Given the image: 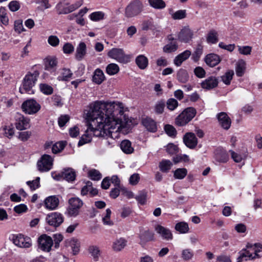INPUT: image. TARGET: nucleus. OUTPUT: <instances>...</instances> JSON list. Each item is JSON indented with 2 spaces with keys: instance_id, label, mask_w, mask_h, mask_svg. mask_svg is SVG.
Masks as SVG:
<instances>
[{
  "instance_id": "f257e3e1",
  "label": "nucleus",
  "mask_w": 262,
  "mask_h": 262,
  "mask_svg": "<svg viewBox=\"0 0 262 262\" xmlns=\"http://www.w3.org/2000/svg\"><path fill=\"white\" fill-rule=\"evenodd\" d=\"M123 113L122 103L95 102L91 104L87 117L94 125L95 121L97 124L94 127L92 123H89L86 133L91 132L98 137L113 138L112 134L117 133L121 127H128L130 125L131 120Z\"/></svg>"
},
{
  "instance_id": "f03ea898",
  "label": "nucleus",
  "mask_w": 262,
  "mask_h": 262,
  "mask_svg": "<svg viewBox=\"0 0 262 262\" xmlns=\"http://www.w3.org/2000/svg\"><path fill=\"white\" fill-rule=\"evenodd\" d=\"M39 74L37 71L28 72L24 78L22 86L19 88V92L21 94L24 93H33L32 88L34 86Z\"/></svg>"
},
{
  "instance_id": "7ed1b4c3",
  "label": "nucleus",
  "mask_w": 262,
  "mask_h": 262,
  "mask_svg": "<svg viewBox=\"0 0 262 262\" xmlns=\"http://www.w3.org/2000/svg\"><path fill=\"white\" fill-rule=\"evenodd\" d=\"M196 111L192 107L185 108L175 120V124L179 126H183L189 122L195 116Z\"/></svg>"
},
{
  "instance_id": "20e7f679",
  "label": "nucleus",
  "mask_w": 262,
  "mask_h": 262,
  "mask_svg": "<svg viewBox=\"0 0 262 262\" xmlns=\"http://www.w3.org/2000/svg\"><path fill=\"white\" fill-rule=\"evenodd\" d=\"M143 4L140 0L132 1L125 8V16L131 18L139 15L143 10Z\"/></svg>"
},
{
  "instance_id": "39448f33",
  "label": "nucleus",
  "mask_w": 262,
  "mask_h": 262,
  "mask_svg": "<svg viewBox=\"0 0 262 262\" xmlns=\"http://www.w3.org/2000/svg\"><path fill=\"white\" fill-rule=\"evenodd\" d=\"M69 206L67 209V214L70 216L75 217L80 213V208L83 205L81 200L78 198H72L69 200Z\"/></svg>"
},
{
  "instance_id": "423d86ee",
  "label": "nucleus",
  "mask_w": 262,
  "mask_h": 262,
  "mask_svg": "<svg viewBox=\"0 0 262 262\" xmlns=\"http://www.w3.org/2000/svg\"><path fill=\"white\" fill-rule=\"evenodd\" d=\"M107 55L110 57L121 63H126L129 60L128 57L121 49L113 48L108 52Z\"/></svg>"
},
{
  "instance_id": "0eeeda50",
  "label": "nucleus",
  "mask_w": 262,
  "mask_h": 262,
  "mask_svg": "<svg viewBox=\"0 0 262 262\" xmlns=\"http://www.w3.org/2000/svg\"><path fill=\"white\" fill-rule=\"evenodd\" d=\"M21 108L27 114H33L40 110V105L35 100L29 99L22 104Z\"/></svg>"
},
{
  "instance_id": "6e6552de",
  "label": "nucleus",
  "mask_w": 262,
  "mask_h": 262,
  "mask_svg": "<svg viewBox=\"0 0 262 262\" xmlns=\"http://www.w3.org/2000/svg\"><path fill=\"white\" fill-rule=\"evenodd\" d=\"M37 165L39 171L41 172L48 171L52 168L53 159L50 156L44 155L38 161Z\"/></svg>"
},
{
  "instance_id": "1a4fd4ad",
  "label": "nucleus",
  "mask_w": 262,
  "mask_h": 262,
  "mask_svg": "<svg viewBox=\"0 0 262 262\" xmlns=\"http://www.w3.org/2000/svg\"><path fill=\"white\" fill-rule=\"evenodd\" d=\"M63 220L62 215L57 212L49 214L46 217L48 224L54 227L59 226L63 223Z\"/></svg>"
},
{
  "instance_id": "9d476101",
  "label": "nucleus",
  "mask_w": 262,
  "mask_h": 262,
  "mask_svg": "<svg viewBox=\"0 0 262 262\" xmlns=\"http://www.w3.org/2000/svg\"><path fill=\"white\" fill-rule=\"evenodd\" d=\"M39 247L40 249L46 252H49L53 245V239L46 234H42L38 238Z\"/></svg>"
},
{
  "instance_id": "9b49d317",
  "label": "nucleus",
  "mask_w": 262,
  "mask_h": 262,
  "mask_svg": "<svg viewBox=\"0 0 262 262\" xmlns=\"http://www.w3.org/2000/svg\"><path fill=\"white\" fill-rule=\"evenodd\" d=\"M12 241L16 246L20 248H28L32 245L30 238L24 237L21 234L13 235Z\"/></svg>"
},
{
  "instance_id": "f8f14e48",
  "label": "nucleus",
  "mask_w": 262,
  "mask_h": 262,
  "mask_svg": "<svg viewBox=\"0 0 262 262\" xmlns=\"http://www.w3.org/2000/svg\"><path fill=\"white\" fill-rule=\"evenodd\" d=\"M15 125L17 129H26L30 127L29 119L25 118L21 114H17L15 117Z\"/></svg>"
},
{
  "instance_id": "ddd939ff",
  "label": "nucleus",
  "mask_w": 262,
  "mask_h": 262,
  "mask_svg": "<svg viewBox=\"0 0 262 262\" xmlns=\"http://www.w3.org/2000/svg\"><path fill=\"white\" fill-rule=\"evenodd\" d=\"M139 237L140 244L143 247L147 242L154 239V233L149 230H143L140 232Z\"/></svg>"
},
{
  "instance_id": "4468645a",
  "label": "nucleus",
  "mask_w": 262,
  "mask_h": 262,
  "mask_svg": "<svg viewBox=\"0 0 262 262\" xmlns=\"http://www.w3.org/2000/svg\"><path fill=\"white\" fill-rule=\"evenodd\" d=\"M183 141L186 146L193 149L197 145L198 140L195 135L192 133H187L183 137Z\"/></svg>"
},
{
  "instance_id": "2eb2a0df",
  "label": "nucleus",
  "mask_w": 262,
  "mask_h": 262,
  "mask_svg": "<svg viewBox=\"0 0 262 262\" xmlns=\"http://www.w3.org/2000/svg\"><path fill=\"white\" fill-rule=\"evenodd\" d=\"M217 118L220 125L225 129H228L231 123L230 117L225 112H221L217 114Z\"/></svg>"
},
{
  "instance_id": "dca6fc26",
  "label": "nucleus",
  "mask_w": 262,
  "mask_h": 262,
  "mask_svg": "<svg viewBox=\"0 0 262 262\" xmlns=\"http://www.w3.org/2000/svg\"><path fill=\"white\" fill-rule=\"evenodd\" d=\"M218 79L213 76H210L206 79L201 83V86L204 89L211 90L218 85Z\"/></svg>"
},
{
  "instance_id": "f3484780",
  "label": "nucleus",
  "mask_w": 262,
  "mask_h": 262,
  "mask_svg": "<svg viewBox=\"0 0 262 262\" xmlns=\"http://www.w3.org/2000/svg\"><path fill=\"white\" fill-rule=\"evenodd\" d=\"M193 33L188 27H184L180 32L178 38L181 41L187 42L192 37Z\"/></svg>"
},
{
  "instance_id": "a211bd4d",
  "label": "nucleus",
  "mask_w": 262,
  "mask_h": 262,
  "mask_svg": "<svg viewBox=\"0 0 262 262\" xmlns=\"http://www.w3.org/2000/svg\"><path fill=\"white\" fill-rule=\"evenodd\" d=\"M65 246L70 247L74 255L77 254L79 252L80 243L78 239L71 238L65 241Z\"/></svg>"
},
{
  "instance_id": "6ab92c4d",
  "label": "nucleus",
  "mask_w": 262,
  "mask_h": 262,
  "mask_svg": "<svg viewBox=\"0 0 262 262\" xmlns=\"http://www.w3.org/2000/svg\"><path fill=\"white\" fill-rule=\"evenodd\" d=\"M143 126L147 130L152 133H155L157 130L156 122L150 118L143 119L142 121Z\"/></svg>"
},
{
  "instance_id": "aec40b11",
  "label": "nucleus",
  "mask_w": 262,
  "mask_h": 262,
  "mask_svg": "<svg viewBox=\"0 0 262 262\" xmlns=\"http://www.w3.org/2000/svg\"><path fill=\"white\" fill-rule=\"evenodd\" d=\"M155 230L164 239L169 240L171 239L172 238V234L171 231L168 229L165 228L161 225H157L155 227Z\"/></svg>"
},
{
  "instance_id": "412c9836",
  "label": "nucleus",
  "mask_w": 262,
  "mask_h": 262,
  "mask_svg": "<svg viewBox=\"0 0 262 262\" xmlns=\"http://www.w3.org/2000/svg\"><path fill=\"white\" fill-rule=\"evenodd\" d=\"M215 158L219 162L225 163L229 160L227 152L224 149L219 148L215 150Z\"/></svg>"
},
{
  "instance_id": "4be33fe9",
  "label": "nucleus",
  "mask_w": 262,
  "mask_h": 262,
  "mask_svg": "<svg viewBox=\"0 0 262 262\" xmlns=\"http://www.w3.org/2000/svg\"><path fill=\"white\" fill-rule=\"evenodd\" d=\"M127 245V240L123 237L117 238L113 243L112 248L114 251L119 252L123 249Z\"/></svg>"
},
{
  "instance_id": "5701e85b",
  "label": "nucleus",
  "mask_w": 262,
  "mask_h": 262,
  "mask_svg": "<svg viewBox=\"0 0 262 262\" xmlns=\"http://www.w3.org/2000/svg\"><path fill=\"white\" fill-rule=\"evenodd\" d=\"M220 61V56L215 54H208L205 57L206 64L211 67L216 66Z\"/></svg>"
},
{
  "instance_id": "b1692460",
  "label": "nucleus",
  "mask_w": 262,
  "mask_h": 262,
  "mask_svg": "<svg viewBox=\"0 0 262 262\" xmlns=\"http://www.w3.org/2000/svg\"><path fill=\"white\" fill-rule=\"evenodd\" d=\"M45 204L47 208L53 210L58 206L59 200L55 196H51L45 200Z\"/></svg>"
},
{
  "instance_id": "393cba45",
  "label": "nucleus",
  "mask_w": 262,
  "mask_h": 262,
  "mask_svg": "<svg viewBox=\"0 0 262 262\" xmlns=\"http://www.w3.org/2000/svg\"><path fill=\"white\" fill-rule=\"evenodd\" d=\"M86 47L83 42H81L76 48L75 58L77 60H81L86 54Z\"/></svg>"
},
{
  "instance_id": "a878e982",
  "label": "nucleus",
  "mask_w": 262,
  "mask_h": 262,
  "mask_svg": "<svg viewBox=\"0 0 262 262\" xmlns=\"http://www.w3.org/2000/svg\"><path fill=\"white\" fill-rule=\"evenodd\" d=\"M191 52L189 50L185 51L175 57L174 59V63L177 67L180 66L184 61L189 58Z\"/></svg>"
},
{
  "instance_id": "bb28decb",
  "label": "nucleus",
  "mask_w": 262,
  "mask_h": 262,
  "mask_svg": "<svg viewBox=\"0 0 262 262\" xmlns=\"http://www.w3.org/2000/svg\"><path fill=\"white\" fill-rule=\"evenodd\" d=\"M239 255L237 258L236 262H242L243 260H247L248 259H254L255 256H253L252 254L249 250L243 249L239 252Z\"/></svg>"
},
{
  "instance_id": "cd10ccee",
  "label": "nucleus",
  "mask_w": 262,
  "mask_h": 262,
  "mask_svg": "<svg viewBox=\"0 0 262 262\" xmlns=\"http://www.w3.org/2000/svg\"><path fill=\"white\" fill-rule=\"evenodd\" d=\"M105 79L103 71L100 69H97L94 73L93 76V81L96 84H101Z\"/></svg>"
},
{
  "instance_id": "c85d7f7f",
  "label": "nucleus",
  "mask_w": 262,
  "mask_h": 262,
  "mask_svg": "<svg viewBox=\"0 0 262 262\" xmlns=\"http://www.w3.org/2000/svg\"><path fill=\"white\" fill-rule=\"evenodd\" d=\"M120 148L124 153L127 154H131L134 151L131 142L127 140H124L121 142Z\"/></svg>"
},
{
  "instance_id": "c756f323",
  "label": "nucleus",
  "mask_w": 262,
  "mask_h": 262,
  "mask_svg": "<svg viewBox=\"0 0 262 262\" xmlns=\"http://www.w3.org/2000/svg\"><path fill=\"white\" fill-rule=\"evenodd\" d=\"M62 174L63 179L68 181H73L76 177V174L74 170L70 168L65 169L62 172Z\"/></svg>"
},
{
  "instance_id": "7c9ffc66",
  "label": "nucleus",
  "mask_w": 262,
  "mask_h": 262,
  "mask_svg": "<svg viewBox=\"0 0 262 262\" xmlns=\"http://www.w3.org/2000/svg\"><path fill=\"white\" fill-rule=\"evenodd\" d=\"M172 166V162L168 160H162L159 165L160 170L163 172L167 173Z\"/></svg>"
},
{
  "instance_id": "2f4dec72",
  "label": "nucleus",
  "mask_w": 262,
  "mask_h": 262,
  "mask_svg": "<svg viewBox=\"0 0 262 262\" xmlns=\"http://www.w3.org/2000/svg\"><path fill=\"white\" fill-rule=\"evenodd\" d=\"M206 40L209 43L213 44L216 43L219 40L217 31L214 29L210 30L207 34Z\"/></svg>"
},
{
  "instance_id": "473e14b6",
  "label": "nucleus",
  "mask_w": 262,
  "mask_h": 262,
  "mask_svg": "<svg viewBox=\"0 0 262 262\" xmlns=\"http://www.w3.org/2000/svg\"><path fill=\"white\" fill-rule=\"evenodd\" d=\"M148 59L144 55L138 56L136 59V62L141 69H145L148 66Z\"/></svg>"
},
{
  "instance_id": "72a5a7b5",
  "label": "nucleus",
  "mask_w": 262,
  "mask_h": 262,
  "mask_svg": "<svg viewBox=\"0 0 262 262\" xmlns=\"http://www.w3.org/2000/svg\"><path fill=\"white\" fill-rule=\"evenodd\" d=\"M149 5L156 9H163L166 7V4L163 0H148Z\"/></svg>"
},
{
  "instance_id": "f704fd0d",
  "label": "nucleus",
  "mask_w": 262,
  "mask_h": 262,
  "mask_svg": "<svg viewBox=\"0 0 262 262\" xmlns=\"http://www.w3.org/2000/svg\"><path fill=\"white\" fill-rule=\"evenodd\" d=\"M177 76V79L182 83H186L189 79V75L187 71L182 69L179 70Z\"/></svg>"
},
{
  "instance_id": "c9c22d12",
  "label": "nucleus",
  "mask_w": 262,
  "mask_h": 262,
  "mask_svg": "<svg viewBox=\"0 0 262 262\" xmlns=\"http://www.w3.org/2000/svg\"><path fill=\"white\" fill-rule=\"evenodd\" d=\"M82 4L81 1L76 2L75 4L70 5L68 7H64L60 13L68 14L74 11L78 8Z\"/></svg>"
},
{
  "instance_id": "e433bc0d",
  "label": "nucleus",
  "mask_w": 262,
  "mask_h": 262,
  "mask_svg": "<svg viewBox=\"0 0 262 262\" xmlns=\"http://www.w3.org/2000/svg\"><path fill=\"white\" fill-rule=\"evenodd\" d=\"M73 75L72 72L69 69L64 68L62 70L61 75L58 77L59 80L67 81Z\"/></svg>"
},
{
  "instance_id": "4c0bfd02",
  "label": "nucleus",
  "mask_w": 262,
  "mask_h": 262,
  "mask_svg": "<svg viewBox=\"0 0 262 262\" xmlns=\"http://www.w3.org/2000/svg\"><path fill=\"white\" fill-rule=\"evenodd\" d=\"M89 252L93 256L95 261L98 260L99 256L100 254V251L98 247L96 246H91L89 248Z\"/></svg>"
},
{
  "instance_id": "58836bf2",
  "label": "nucleus",
  "mask_w": 262,
  "mask_h": 262,
  "mask_svg": "<svg viewBox=\"0 0 262 262\" xmlns=\"http://www.w3.org/2000/svg\"><path fill=\"white\" fill-rule=\"evenodd\" d=\"M119 71V67L117 64L110 63L106 68V72L110 75H114Z\"/></svg>"
},
{
  "instance_id": "ea45409f",
  "label": "nucleus",
  "mask_w": 262,
  "mask_h": 262,
  "mask_svg": "<svg viewBox=\"0 0 262 262\" xmlns=\"http://www.w3.org/2000/svg\"><path fill=\"white\" fill-rule=\"evenodd\" d=\"M178 48L176 41H171L163 47V51L165 53H171L176 51Z\"/></svg>"
},
{
  "instance_id": "a19ab883",
  "label": "nucleus",
  "mask_w": 262,
  "mask_h": 262,
  "mask_svg": "<svg viewBox=\"0 0 262 262\" xmlns=\"http://www.w3.org/2000/svg\"><path fill=\"white\" fill-rule=\"evenodd\" d=\"M66 143V141H60L56 143L52 147V152L57 154L60 152L64 148Z\"/></svg>"
},
{
  "instance_id": "79ce46f5",
  "label": "nucleus",
  "mask_w": 262,
  "mask_h": 262,
  "mask_svg": "<svg viewBox=\"0 0 262 262\" xmlns=\"http://www.w3.org/2000/svg\"><path fill=\"white\" fill-rule=\"evenodd\" d=\"M245 62L243 60L239 61L236 64L235 71L237 76L241 77L243 75L245 70Z\"/></svg>"
},
{
  "instance_id": "37998d69",
  "label": "nucleus",
  "mask_w": 262,
  "mask_h": 262,
  "mask_svg": "<svg viewBox=\"0 0 262 262\" xmlns=\"http://www.w3.org/2000/svg\"><path fill=\"white\" fill-rule=\"evenodd\" d=\"M187 170L186 169L184 168H178L174 171L173 176L175 179H183L187 175Z\"/></svg>"
},
{
  "instance_id": "c03bdc74",
  "label": "nucleus",
  "mask_w": 262,
  "mask_h": 262,
  "mask_svg": "<svg viewBox=\"0 0 262 262\" xmlns=\"http://www.w3.org/2000/svg\"><path fill=\"white\" fill-rule=\"evenodd\" d=\"M175 229L181 233H185L189 230L188 225L184 222H180L176 225Z\"/></svg>"
},
{
  "instance_id": "a18cd8bd",
  "label": "nucleus",
  "mask_w": 262,
  "mask_h": 262,
  "mask_svg": "<svg viewBox=\"0 0 262 262\" xmlns=\"http://www.w3.org/2000/svg\"><path fill=\"white\" fill-rule=\"evenodd\" d=\"M233 75V71L229 70L227 71L224 75L221 76L222 80L225 84L228 85L230 83Z\"/></svg>"
},
{
  "instance_id": "49530a36",
  "label": "nucleus",
  "mask_w": 262,
  "mask_h": 262,
  "mask_svg": "<svg viewBox=\"0 0 262 262\" xmlns=\"http://www.w3.org/2000/svg\"><path fill=\"white\" fill-rule=\"evenodd\" d=\"M165 106V102L161 100L160 101H158L155 106V111L157 114H162L164 110Z\"/></svg>"
},
{
  "instance_id": "de8ad7c7",
  "label": "nucleus",
  "mask_w": 262,
  "mask_h": 262,
  "mask_svg": "<svg viewBox=\"0 0 262 262\" xmlns=\"http://www.w3.org/2000/svg\"><path fill=\"white\" fill-rule=\"evenodd\" d=\"M0 19L2 23L4 25H7L9 19L7 15L6 10L4 7L0 8Z\"/></svg>"
},
{
  "instance_id": "09e8293b",
  "label": "nucleus",
  "mask_w": 262,
  "mask_h": 262,
  "mask_svg": "<svg viewBox=\"0 0 262 262\" xmlns=\"http://www.w3.org/2000/svg\"><path fill=\"white\" fill-rule=\"evenodd\" d=\"M164 130L166 133L170 137H175L177 134L176 129L171 125H165L164 126Z\"/></svg>"
},
{
  "instance_id": "8fccbe9b",
  "label": "nucleus",
  "mask_w": 262,
  "mask_h": 262,
  "mask_svg": "<svg viewBox=\"0 0 262 262\" xmlns=\"http://www.w3.org/2000/svg\"><path fill=\"white\" fill-rule=\"evenodd\" d=\"M135 198L141 205H144L146 202L147 193L145 191H141Z\"/></svg>"
},
{
  "instance_id": "3c124183",
  "label": "nucleus",
  "mask_w": 262,
  "mask_h": 262,
  "mask_svg": "<svg viewBox=\"0 0 262 262\" xmlns=\"http://www.w3.org/2000/svg\"><path fill=\"white\" fill-rule=\"evenodd\" d=\"M186 17V11L180 10L172 14V18L174 19H181Z\"/></svg>"
},
{
  "instance_id": "603ef678",
  "label": "nucleus",
  "mask_w": 262,
  "mask_h": 262,
  "mask_svg": "<svg viewBox=\"0 0 262 262\" xmlns=\"http://www.w3.org/2000/svg\"><path fill=\"white\" fill-rule=\"evenodd\" d=\"M238 51L241 54L244 55H250L252 51V47L249 46H238Z\"/></svg>"
},
{
  "instance_id": "864d4df0",
  "label": "nucleus",
  "mask_w": 262,
  "mask_h": 262,
  "mask_svg": "<svg viewBox=\"0 0 262 262\" xmlns=\"http://www.w3.org/2000/svg\"><path fill=\"white\" fill-rule=\"evenodd\" d=\"M111 210L110 209L106 210V214L105 216L102 218V221L104 224L109 226L113 225V222L110 220Z\"/></svg>"
},
{
  "instance_id": "5fc2aeb1",
  "label": "nucleus",
  "mask_w": 262,
  "mask_h": 262,
  "mask_svg": "<svg viewBox=\"0 0 262 262\" xmlns=\"http://www.w3.org/2000/svg\"><path fill=\"white\" fill-rule=\"evenodd\" d=\"M104 13L101 11L92 13L90 15V18L94 21H98L103 19Z\"/></svg>"
},
{
  "instance_id": "6e6d98bb",
  "label": "nucleus",
  "mask_w": 262,
  "mask_h": 262,
  "mask_svg": "<svg viewBox=\"0 0 262 262\" xmlns=\"http://www.w3.org/2000/svg\"><path fill=\"white\" fill-rule=\"evenodd\" d=\"M40 89L43 93L46 95L52 94L53 91V88L47 84H40Z\"/></svg>"
},
{
  "instance_id": "4d7b16f0",
  "label": "nucleus",
  "mask_w": 262,
  "mask_h": 262,
  "mask_svg": "<svg viewBox=\"0 0 262 262\" xmlns=\"http://www.w3.org/2000/svg\"><path fill=\"white\" fill-rule=\"evenodd\" d=\"M14 30L18 32V33H20L21 32L24 31L25 30L23 25V20L21 19H18L14 22Z\"/></svg>"
},
{
  "instance_id": "13d9d810",
  "label": "nucleus",
  "mask_w": 262,
  "mask_h": 262,
  "mask_svg": "<svg viewBox=\"0 0 262 262\" xmlns=\"http://www.w3.org/2000/svg\"><path fill=\"white\" fill-rule=\"evenodd\" d=\"M91 136L89 134H85L82 136L78 142V145L82 146L85 143H89L91 141Z\"/></svg>"
},
{
  "instance_id": "bf43d9fd",
  "label": "nucleus",
  "mask_w": 262,
  "mask_h": 262,
  "mask_svg": "<svg viewBox=\"0 0 262 262\" xmlns=\"http://www.w3.org/2000/svg\"><path fill=\"white\" fill-rule=\"evenodd\" d=\"M166 104L169 110L173 111L177 107L178 102L177 100L173 98H170L167 100Z\"/></svg>"
},
{
  "instance_id": "052dcab7",
  "label": "nucleus",
  "mask_w": 262,
  "mask_h": 262,
  "mask_svg": "<svg viewBox=\"0 0 262 262\" xmlns=\"http://www.w3.org/2000/svg\"><path fill=\"white\" fill-rule=\"evenodd\" d=\"M40 178L37 177L36 179L32 181H28L27 184L29 185L32 190H34L40 186Z\"/></svg>"
},
{
  "instance_id": "680f3d73",
  "label": "nucleus",
  "mask_w": 262,
  "mask_h": 262,
  "mask_svg": "<svg viewBox=\"0 0 262 262\" xmlns=\"http://www.w3.org/2000/svg\"><path fill=\"white\" fill-rule=\"evenodd\" d=\"M193 255L192 251L189 249H185L182 251V258L184 260H188L190 259Z\"/></svg>"
},
{
  "instance_id": "e2e57ef3",
  "label": "nucleus",
  "mask_w": 262,
  "mask_h": 262,
  "mask_svg": "<svg viewBox=\"0 0 262 262\" xmlns=\"http://www.w3.org/2000/svg\"><path fill=\"white\" fill-rule=\"evenodd\" d=\"M89 174L91 179L93 180H99L101 178V173L99 171L95 169L90 170L89 172Z\"/></svg>"
},
{
  "instance_id": "0e129e2a",
  "label": "nucleus",
  "mask_w": 262,
  "mask_h": 262,
  "mask_svg": "<svg viewBox=\"0 0 262 262\" xmlns=\"http://www.w3.org/2000/svg\"><path fill=\"white\" fill-rule=\"evenodd\" d=\"M48 43L53 47H56L59 43V39L55 35H51L48 39Z\"/></svg>"
},
{
  "instance_id": "69168bd1",
  "label": "nucleus",
  "mask_w": 262,
  "mask_h": 262,
  "mask_svg": "<svg viewBox=\"0 0 262 262\" xmlns=\"http://www.w3.org/2000/svg\"><path fill=\"white\" fill-rule=\"evenodd\" d=\"M173 162L174 163H178L181 162H188L189 161V157L186 155L177 156L173 158Z\"/></svg>"
},
{
  "instance_id": "338daca9",
  "label": "nucleus",
  "mask_w": 262,
  "mask_h": 262,
  "mask_svg": "<svg viewBox=\"0 0 262 262\" xmlns=\"http://www.w3.org/2000/svg\"><path fill=\"white\" fill-rule=\"evenodd\" d=\"M166 150L169 154L173 155L178 151V148L173 143H169L166 147Z\"/></svg>"
},
{
  "instance_id": "774afa93",
  "label": "nucleus",
  "mask_w": 262,
  "mask_h": 262,
  "mask_svg": "<svg viewBox=\"0 0 262 262\" xmlns=\"http://www.w3.org/2000/svg\"><path fill=\"white\" fill-rule=\"evenodd\" d=\"M8 6L11 11L15 12L19 9L20 4L17 1H12L9 4Z\"/></svg>"
}]
</instances>
